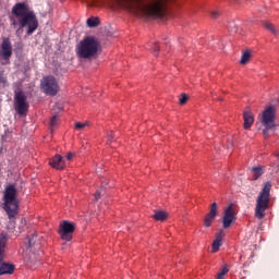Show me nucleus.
Instances as JSON below:
<instances>
[{
	"label": "nucleus",
	"instance_id": "f257e3e1",
	"mask_svg": "<svg viewBox=\"0 0 279 279\" xmlns=\"http://www.w3.org/2000/svg\"><path fill=\"white\" fill-rule=\"evenodd\" d=\"M12 14L19 19V22H16L14 19H11L12 25L14 27L19 25L20 29L27 27V36H32V34L38 29V17H36V13L29 9V4L25 2L16 3L12 8Z\"/></svg>",
	"mask_w": 279,
	"mask_h": 279
},
{
	"label": "nucleus",
	"instance_id": "f03ea898",
	"mask_svg": "<svg viewBox=\"0 0 279 279\" xmlns=\"http://www.w3.org/2000/svg\"><path fill=\"white\" fill-rule=\"evenodd\" d=\"M129 10H135V12H143L146 16H155L156 19H162L165 16V10L167 8L168 0H121Z\"/></svg>",
	"mask_w": 279,
	"mask_h": 279
},
{
	"label": "nucleus",
	"instance_id": "7ed1b4c3",
	"mask_svg": "<svg viewBox=\"0 0 279 279\" xmlns=\"http://www.w3.org/2000/svg\"><path fill=\"white\" fill-rule=\"evenodd\" d=\"M2 201L4 213H7L9 219H14L19 215V190H16L14 184H9L4 189Z\"/></svg>",
	"mask_w": 279,
	"mask_h": 279
},
{
	"label": "nucleus",
	"instance_id": "20e7f679",
	"mask_svg": "<svg viewBox=\"0 0 279 279\" xmlns=\"http://www.w3.org/2000/svg\"><path fill=\"white\" fill-rule=\"evenodd\" d=\"M97 51H99V41L93 36L85 37L76 47V54L84 60L94 58Z\"/></svg>",
	"mask_w": 279,
	"mask_h": 279
},
{
	"label": "nucleus",
	"instance_id": "39448f33",
	"mask_svg": "<svg viewBox=\"0 0 279 279\" xmlns=\"http://www.w3.org/2000/svg\"><path fill=\"white\" fill-rule=\"evenodd\" d=\"M271 191V183L266 182L263 190L260 191L257 202H256V207H255V217L257 219H264L265 218V210L269 208V193Z\"/></svg>",
	"mask_w": 279,
	"mask_h": 279
},
{
	"label": "nucleus",
	"instance_id": "423d86ee",
	"mask_svg": "<svg viewBox=\"0 0 279 279\" xmlns=\"http://www.w3.org/2000/svg\"><path fill=\"white\" fill-rule=\"evenodd\" d=\"M8 243V233L3 232L0 234V276L12 275L14 274V265L3 263L5 258V245Z\"/></svg>",
	"mask_w": 279,
	"mask_h": 279
},
{
	"label": "nucleus",
	"instance_id": "0eeeda50",
	"mask_svg": "<svg viewBox=\"0 0 279 279\" xmlns=\"http://www.w3.org/2000/svg\"><path fill=\"white\" fill-rule=\"evenodd\" d=\"M262 125H264L263 134L265 138H269V130L276 128V108L267 107L262 114Z\"/></svg>",
	"mask_w": 279,
	"mask_h": 279
},
{
	"label": "nucleus",
	"instance_id": "6e6552de",
	"mask_svg": "<svg viewBox=\"0 0 279 279\" xmlns=\"http://www.w3.org/2000/svg\"><path fill=\"white\" fill-rule=\"evenodd\" d=\"M43 93L49 97H56L60 93V85L53 75L44 76L40 81Z\"/></svg>",
	"mask_w": 279,
	"mask_h": 279
},
{
	"label": "nucleus",
	"instance_id": "1a4fd4ad",
	"mask_svg": "<svg viewBox=\"0 0 279 279\" xmlns=\"http://www.w3.org/2000/svg\"><path fill=\"white\" fill-rule=\"evenodd\" d=\"M14 108L17 114H27L29 110V102H27V96L23 90L15 92L14 95Z\"/></svg>",
	"mask_w": 279,
	"mask_h": 279
},
{
	"label": "nucleus",
	"instance_id": "9d476101",
	"mask_svg": "<svg viewBox=\"0 0 279 279\" xmlns=\"http://www.w3.org/2000/svg\"><path fill=\"white\" fill-rule=\"evenodd\" d=\"M75 232V222L63 220L59 226V234L62 241H72L73 233Z\"/></svg>",
	"mask_w": 279,
	"mask_h": 279
},
{
	"label": "nucleus",
	"instance_id": "9b49d317",
	"mask_svg": "<svg viewBox=\"0 0 279 279\" xmlns=\"http://www.w3.org/2000/svg\"><path fill=\"white\" fill-rule=\"evenodd\" d=\"M236 221V211L232 205L228 206L225 209L223 217H222V227L225 230H228L232 223Z\"/></svg>",
	"mask_w": 279,
	"mask_h": 279
},
{
	"label": "nucleus",
	"instance_id": "f8f14e48",
	"mask_svg": "<svg viewBox=\"0 0 279 279\" xmlns=\"http://www.w3.org/2000/svg\"><path fill=\"white\" fill-rule=\"evenodd\" d=\"M0 56L7 61V64H10V58H12V41H10V38L2 40Z\"/></svg>",
	"mask_w": 279,
	"mask_h": 279
},
{
	"label": "nucleus",
	"instance_id": "ddd939ff",
	"mask_svg": "<svg viewBox=\"0 0 279 279\" xmlns=\"http://www.w3.org/2000/svg\"><path fill=\"white\" fill-rule=\"evenodd\" d=\"M217 213H218L217 203H213L210 205L209 213L206 214L205 219H204L205 228H210V226L213 225V221H215V219H217Z\"/></svg>",
	"mask_w": 279,
	"mask_h": 279
},
{
	"label": "nucleus",
	"instance_id": "4468645a",
	"mask_svg": "<svg viewBox=\"0 0 279 279\" xmlns=\"http://www.w3.org/2000/svg\"><path fill=\"white\" fill-rule=\"evenodd\" d=\"M223 236H226V233L223 232V230H220L216 234V239L214 240V242L211 244V252L214 254H216V252H219V248L221 247V242L223 241Z\"/></svg>",
	"mask_w": 279,
	"mask_h": 279
},
{
	"label": "nucleus",
	"instance_id": "2eb2a0df",
	"mask_svg": "<svg viewBox=\"0 0 279 279\" xmlns=\"http://www.w3.org/2000/svg\"><path fill=\"white\" fill-rule=\"evenodd\" d=\"M49 165L52 167V169H58L59 171L64 169V160L62 159L61 155H56L52 157V159L49 161Z\"/></svg>",
	"mask_w": 279,
	"mask_h": 279
},
{
	"label": "nucleus",
	"instance_id": "dca6fc26",
	"mask_svg": "<svg viewBox=\"0 0 279 279\" xmlns=\"http://www.w3.org/2000/svg\"><path fill=\"white\" fill-rule=\"evenodd\" d=\"M244 119V130H250L252 125H254V113L252 111L246 110L243 112Z\"/></svg>",
	"mask_w": 279,
	"mask_h": 279
},
{
	"label": "nucleus",
	"instance_id": "f3484780",
	"mask_svg": "<svg viewBox=\"0 0 279 279\" xmlns=\"http://www.w3.org/2000/svg\"><path fill=\"white\" fill-rule=\"evenodd\" d=\"M153 217L155 221H167L169 215L166 211L157 210Z\"/></svg>",
	"mask_w": 279,
	"mask_h": 279
},
{
	"label": "nucleus",
	"instance_id": "a211bd4d",
	"mask_svg": "<svg viewBox=\"0 0 279 279\" xmlns=\"http://www.w3.org/2000/svg\"><path fill=\"white\" fill-rule=\"evenodd\" d=\"M251 173L253 175V180H258L263 175V168L262 167H254L251 169Z\"/></svg>",
	"mask_w": 279,
	"mask_h": 279
},
{
	"label": "nucleus",
	"instance_id": "6ab92c4d",
	"mask_svg": "<svg viewBox=\"0 0 279 279\" xmlns=\"http://www.w3.org/2000/svg\"><path fill=\"white\" fill-rule=\"evenodd\" d=\"M251 58H252V53L248 50L244 51L242 53L240 64H247Z\"/></svg>",
	"mask_w": 279,
	"mask_h": 279
},
{
	"label": "nucleus",
	"instance_id": "aec40b11",
	"mask_svg": "<svg viewBox=\"0 0 279 279\" xmlns=\"http://www.w3.org/2000/svg\"><path fill=\"white\" fill-rule=\"evenodd\" d=\"M99 17H89L87 19V27H98Z\"/></svg>",
	"mask_w": 279,
	"mask_h": 279
},
{
	"label": "nucleus",
	"instance_id": "412c9836",
	"mask_svg": "<svg viewBox=\"0 0 279 279\" xmlns=\"http://www.w3.org/2000/svg\"><path fill=\"white\" fill-rule=\"evenodd\" d=\"M265 27H266V29H268V32H271L274 34V36H278V29L276 28V26L274 24L266 22Z\"/></svg>",
	"mask_w": 279,
	"mask_h": 279
},
{
	"label": "nucleus",
	"instance_id": "4be33fe9",
	"mask_svg": "<svg viewBox=\"0 0 279 279\" xmlns=\"http://www.w3.org/2000/svg\"><path fill=\"white\" fill-rule=\"evenodd\" d=\"M38 238V234L33 233L28 236V247H34L36 245V239Z\"/></svg>",
	"mask_w": 279,
	"mask_h": 279
},
{
	"label": "nucleus",
	"instance_id": "5701e85b",
	"mask_svg": "<svg viewBox=\"0 0 279 279\" xmlns=\"http://www.w3.org/2000/svg\"><path fill=\"white\" fill-rule=\"evenodd\" d=\"M230 269H228V266H225L217 275V279H223V276L228 274Z\"/></svg>",
	"mask_w": 279,
	"mask_h": 279
},
{
	"label": "nucleus",
	"instance_id": "b1692460",
	"mask_svg": "<svg viewBox=\"0 0 279 279\" xmlns=\"http://www.w3.org/2000/svg\"><path fill=\"white\" fill-rule=\"evenodd\" d=\"M58 125V116H52L50 119V128L53 130Z\"/></svg>",
	"mask_w": 279,
	"mask_h": 279
},
{
	"label": "nucleus",
	"instance_id": "393cba45",
	"mask_svg": "<svg viewBox=\"0 0 279 279\" xmlns=\"http://www.w3.org/2000/svg\"><path fill=\"white\" fill-rule=\"evenodd\" d=\"M186 101H189V95L181 94V97L179 99V104H181V106H184V104H186Z\"/></svg>",
	"mask_w": 279,
	"mask_h": 279
},
{
	"label": "nucleus",
	"instance_id": "a878e982",
	"mask_svg": "<svg viewBox=\"0 0 279 279\" xmlns=\"http://www.w3.org/2000/svg\"><path fill=\"white\" fill-rule=\"evenodd\" d=\"M87 125H88V122H84V123L76 122L75 123V130H84V128H87Z\"/></svg>",
	"mask_w": 279,
	"mask_h": 279
},
{
	"label": "nucleus",
	"instance_id": "bb28decb",
	"mask_svg": "<svg viewBox=\"0 0 279 279\" xmlns=\"http://www.w3.org/2000/svg\"><path fill=\"white\" fill-rule=\"evenodd\" d=\"M0 84H8V76L3 72H0Z\"/></svg>",
	"mask_w": 279,
	"mask_h": 279
},
{
	"label": "nucleus",
	"instance_id": "cd10ccee",
	"mask_svg": "<svg viewBox=\"0 0 279 279\" xmlns=\"http://www.w3.org/2000/svg\"><path fill=\"white\" fill-rule=\"evenodd\" d=\"M151 51L154 56H158V51H160V47L157 46V44H154V46L151 47Z\"/></svg>",
	"mask_w": 279,
	"mask_h": 279
},
{
	"label": "nucleus",
	"instance_id": "c85d7f7f",
	"mask_svg": "<svg viewBox=\"0 0 279 279\" xmlns=\"http://www.w3.org/2000/svg\"><path fill=\"white\" fill-rule=\"evenodd\" d=\"M101 198V190H97L95 193V202H99Z\"/></svg>",
	"mask_w": 279,
	"mask_h": 279
},
{
	"label": "nucleus",
	"instance_id": "c756f323",
	"mask_svg": "<svg viewBox=\"0 0 279 279\" xmlns=\"http://www.w3.org/2000/svg\"><path fill=\"white\" fill-rule=\"evenodd\" d=\"M114 138V133L111 131L110 134H108V142L111 143Z\"/></svg>",
	"mask_w": 279,
	"mask_h": 279
},
{
	"label": "nucleus",
	"instance_id": "7c9ffc66",
	"mask_svg": "<svg viewBox=\"0 0 279 279\" xmlns=\"http://www.w3.org/2000/svg\"><path fill=\"white\" fill-rule=\"evenodd\" d=\"M75 156V154L73 153H68L66 155V160H73V157Z\"/></svg>",
	"mask_w": 279,
	"mask_h": 279
},
{
	"label": "nucleus",
	"instance_id": "2f4dec72",
	"mask_svg": "<svg viewBox=\"0 0 279 279\" xmlns=\"http://www.w3.org/2000/svg\"><path fill=\"white\" fill-rule=\"evenodd\" d=\"M211 16H213V19H217L219 16V12H217V11L211 12Z\"/></svg>",
	"mask_w": 279,
	"mask_h": 279
},
{
	"label": "nucleus",
	"instance_id": "473e14b6",
	"mask_svg": "<svg viewBox=\"0 0 279 279\" xmlns=\"http://www.w3.org/2000/svg\"><path fill=\"white\" fill-rule=\"evenodd\" d=\"M230 147H232V145H229V146H228V149H230Z\"/></svg>",
	"mask_w": 279,
	"mask_h": 279
}]
</instances>
